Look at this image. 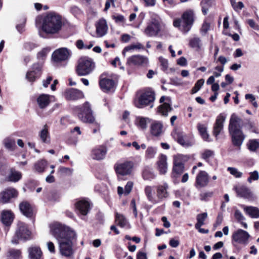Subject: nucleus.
Wrapping results in <instances>:
<instances>
[{
	"label": "nucleus",
	"instance_id": "f8f14e48",
	"mask_svg": "<svg viewBox=\"0 0 259 259\" xmlns=\"http://www.w3.org/2000/svg\"><path fill=\"white\" fill-rule=\"evenodd\" d=\"M18 191L13 188H9L0 193V201L3 203L10 202L11 199L18 196Z\"/></svg>",
	"mask_w": 259,
	"mask_h": 259
},
{
	"label": "nucleus",
	"instance_id": "052dcab7",
	"mask_svg": "<svg viewBox=\"0 0 259 259\" xmlns=\"http://www.w3.org/2000/svg\"><path fill=\"white\" fill-rule=\"evenodd\" d=\"M210 28V24L208 23L204 22L202 26L200 32L203 35L206 34Z\"/></svg>",
	"mask_w": 259,
	"mask_h": 259
},
{
	"label": "nucleus",
	"instance_id": "de8ad7c7",
	"mask_svg": "<svg viewBox=\"0 0 259 259\" xmlns=\"http://www.w3.org/2000/svg\"><path fill=\"white\" fill-rule=\"evenodd\" d=\"M143 177L145 180H151L155 177V175L151 169L146 168L143 172Z\"/></svg>",
	"mask_w": 259,
	"mask_h": 259
},
{
	"label": "nucleus",
	"instance_id": "20e7f679",
	"mask_svg": "<svg viewBox=\"0 0 259 259\" xmlns=\"http://www.w3.org/2000/svg\"><path fill=\"white\" fill-rule=\"evenodd\" d=\"M76 109L78 117L81 121L95 124L96 128L93 130L94 134L100 131V124L95 121V118L93 115V111L88 102H85L81 107H77Z\"/></svg>",
	"mask_w": 259,
	"mask_h": 259
},
{
	"label": "nucleus",
	"instance_id": "8fccbe9b",
	"mask_svg": "<svg viewBox=\"0 0 259 259\" xmlns=\"http://www.w3.org/2000/svg\"><path fill=\"white\" fill-rule=\"evenodd\" d=\"M230 1L231 5L235 11H240L244 7V5L241 2L237 3L236 0H230Z\"/></svg>",
	"mask_w": 259,
	"mask_h": 259
},
{
	"label": "nucleus",
	"instance_id": "58836bf2",
	"mask_svg": "<svg viewBox=\"0 0 259 259\" xmlns=\"http://www.w3.org/2000/svg\"><path fill=\"white\" fill-rule=\"evenodd\" d=\"M3 143L6 148L10 151H14L16 148L15 141L11 138H6L4 140Z\"/></svg>",
	"mask_w": 259,
	"mask_h": 259
},
{
	"label": "nucleus",
	"instance_id": "a19ab883",
	"mask_svg": "<svg viewBox=\"0 0 259 259\" xmlns=\"http://www.w3.org/2000/svg\"><path fill=\"white\" fill-rule=\"evenodd\" d=\"M197 128L203 139L208 141L209 135L207 132L206 127L202 124L198 123Z\"/></svg>",
	"mask_w": 259,
	"mask_h": 259
},
{
	"label": "nucleus",
	"instance_id": "39448f33",
	"mask_svg": "<svg viewBox=\"0 0 259 259\" xmlns=\"http://www.w3.org/2000/svg\"><path fill=\"white\" fill-rule=\"evenodd\" d=\"M194 22V13L191 10L185 12L182 16L181 19H176L174 21V26L179 27L184 33H187L192 27Z\"/></svg>",
	"mask_w": 259,
	"mask_h": 259
},
{
	"label": "nucleus",
	"instance_id": "1a4fd4ad",
	"mask_svg": "<svg viewBox=\"0 0 259 259\" xmlns=\"http://www.w3.org/2000/svg\"><path fill=\"white\" fill-rule=\"evenodd\" d=\"M134 163L132 161H125L122 163H116L114 169L116 174L121 176H127L132 173Z\"/></svg>",
	"mask_w": 259,
	"mask_h": 259
},
{
	"label": "nucleus",
	"instance_id": "ddd939ff",
	"mask_svg": "<svg viewBox=\"0 0 259 259\" xmlns=\"http://www.w3.org/2000/svg\"><path fill=\"white\" fill-rule=\"evenodd\" d=\"M148 63V59L146 57L140 55H133L128 57L126 64L128 65L146 66Z\"/></svg>",
	"mask_w": 259,
	"mask_h": 259
},
{
	"label": "nucleus",
	"instance_id": "a18cd8bd",
	"mask_svg": "<svg viewBox=\"0 0 259 259\" xmlns=\"http://www.w3.org/2000/svg\"><path fill=\"white\" fill-rule=\"evenodd\" d=\"M157 152V149L155 147L149 146L145 151V158L146 159L153 158Z\"/></svg>",
	"mask_w": 259,
	"mask_h": 259
},
{
	"label": "nucleus",
	"instance_id": "603ef678",
	"mask_svg": "<svg viewBox=\"0 0 259 259\" xmlns=\"http://www.w3.org/2000/svg\"><path fill=\"white\" fill-rule=\"evenodd\" d=\"M228 171L230 172V173L234 176L235 178H239L241 177L242 175V173L238 170V169L234 167H229L227 168Z\"/></svg>",
	"mask_w": 259,
	"mask_h": 259
},
{
	"label": "nucleus",
	"instance_id": "6e6552de",
	"mask_svg": "<svg viewBox=\"0 0 259 259\" xmlns=\"http://www.w3.org/2000/svg\"><path fill=\"white\" fill-rule=\"evenodd\" d=\"M155 100V94L152 91H145L140 97L136 99L134 104L138 108H143L147 106H150L151 108L153 107V102Z\"/></svg>",
	"mask_w": 259,
	"mask_h": 259
},
{
	"label": "nucleus",
	"instance_id": "9d476101",
	"mask_svg": "<svg viewBox=\"0 0 259 259\" xmlns=\"http://www.w3.org/2000/svg\"><path fill=\"white\" fill-rule=\"evenodd\" d=\"M237 196L249 200H254L256 198V196L250 189L244 186L235 187L234 188Z\"/></svg>",
	"mask_w": 259,
	"mask_h": 259
},
{
	"label": "nucleus",
	"instance_id": "a878e982",
	"mask_svg": "<svg viewBox=\"0 0 259 259\" xmlns=\"http://www.w3.org/2000/svg\"><path fill=\"white\" fill-rule=\"evenodd\" d=\"M29 259H41L42 252L38 246L32 245L28 248Z\"/></svg>",
	"mask_w": 259,
	"mask_h": 259
},
{
	"label": "nucleus",
	"instance_id": "864d4df0",
	"mask_svg": "<svg viewBox=\"0 0 259 259\" xmlns=\"http://www.w3.org/2000/svg\"><path fill=\"white\" fill-rule=\"evenodd\" d=\"M50 51V49L49 48H44L41 51L38 53L37 58L38 59L44 60Z\"/></svg>",
	"mask_w": 259,
	"mask_h": 259
},
{
	"label": "nucleus",
	"instance_id": "4d7b16f0",
	"mask_svg": "<svg viewBox=\"0 0 259 259\" xmlns=\"http://www.w3.org/2000/svg\"><path fill=\"white\" fill-rule=\"evenodd\" d=\"M133 187V183L131 181H128L124 187V194L125 195H128L131 192Z\"/></svg>",
	"mask_w": 259,
	"mask_h": 259
},
{
	"label": "nucleus",
	"instance_id": "412c9836",
	"mask_svg": "<svg viewBox=\"0 0 259 259\" xmlns=\"http://www.w3.org/2000/svg\"><path fill=\"white\" fill-rule=\"evenodd\" d=\"M166 98L165 96H162L159 100L160 103H162L157 108V112L164 116H167L168 113L171 111L172 108L171 105L168 103H164Z\"/></svg>",
	"mask_w": 259,
	"mask_h": 259
},
{
	"label": "nucleus",
	"instance_id": "49530a36",
	"mask_svg": "<svg viewBox=\"0 0 259 259\" xmlns=\"http://www.w3.org/2000/svg\"><path fill=\"white\" fill-rule=\"evenodd\" d=\"M248 149L251 151H255L259 148V142L256 139L249 141L248 143Z\"/></svg>",
	"mask_w": 259,
	"mask_h": 259
},
{
	"label": "nucleus",
	"instance_id": "4c0bfd02",
	"mask_svg": "<svg viewBox=\"0 0 259 259\" xmlns=\"http://www.w3.org/2000/svg\"><path fill=\"white\" fill-rule=\"evenodd\" d=\"M115 223L121 228L126 227L128 225V222L125 217L117 212L115 214Z\"/></svg>",
	"mask_w": 259,
	"mask_h": 259
},
{
	"label": "nucleus",
	"instance_id": "6ab92c4d",
	"mask_svg": "<svg viewBox=\"0 0 259 259\" xmlns=\"http://www.w3.org/2000/svg\"><path fill=\"white\" fill-rule=\"evenodd\" d=\"M171 135L175 140L181 145L187 147L191 146V142L187 140L186 135L182 132L176 130Z\"/></svg>",
	"mask_w": 259,
	"mask_h": 259
},
{
	"label": "nucleus",
	"instance_id": "f257e3e1",
	"mask_svg": "<svg viewBox=\"0 0 259 259\" xmlns=\"http://www.w3.org/2000/svg\"><path fill=\"white\" fill-rule=\"evenodd\" d=\"M52 235L57 240L60 253L69 257L73 254L72 240L76 237L75 232L59 223H55L50 226Z\"/></svg>",
	"mask_w": 259,
	"mask_h": 259
},
{
	"label": "nucleus",
	"instance_id": "338daca9",
	"mask_svg": "<svg viewBox=\"0 0 259 259\" xmlns=\"http://www.w3.org/2000/svg\"><path fill=\"white\" fill-rule=\"evenodd\" d=\"M169 244L172 247L176 248L179 245L180 242L178 240H176L174 238H172L169 240Z\"/></svg>",
	"mask_w": 259,
	"mask_h": 259
},
{
	"label": "nucleus",
	"instance_id": "b1692460",
	"mask_svg": "<svg viewBox=\"0 0 259 259\" xmlns=\"http://www.w3.org/2000/svg\"><path fill=\"white\" fill-rule=\"evenodd\" d=\"M33 70L29 71L26 74V78L29 81H34L41 74V65L34 64L32 67Z\"/></svg>",
	"mask_w": 259,
	"mask_h": 259
},
{
	"label": "nucleus",
	"instance_id": "ea45409f",
	"mask_svg": "<svg viewBox=\"0 0 259 259\" xmlns=\"http://www.w3.org/2000/svg\"><path fill=\"white\" fill-rule=\"evenodd\" d=\"M22 178V174L20 171L11 169L8 179L9 181L13 182H17Z\"/></svg>",
	"mask_w": 259,
	"mask_h": 259
},
{
	"label": "nucleus",
	"instance_id": "f03ea898",
	"mask_svg": "<svg viewBox=\"0 0 259 259\" xmlns=\"http://www.w3.org/2000/svg\"><path fill=\"white\" fill-rule=\"evenodd\" d=\"M62 27L61 17L54 12L47 14L43 18L41 29L47 34H58Z\"/></svg>",
	"mask_w": 259,
	"mask_h": 259
},
{
	"label": "nucleus",
	"instance_id": "cd10ccee",
	"mask_svg": "<svg viewBox=\"0 0 259 259\" xmlns=\"http://www.w3.org/2000/svg\"><path fill=\"white\" fill-rule=\"evenodd\" d=\"M103 74L101 76L99 81L100 88L104 92L109 91L114 88V81L111 79L103 78Z\"/></svg>",
	"mask_w": 259,
	"mask_h": 259
},
{
	"label": "nucleus",
	"instance_id": "f3484780",
	"mask_svg": "<svg viewBox=\"0 0 259 259\" xmlns=\"http://www.w3.org/2000/svg\"><path fill=\"white\" fill-rule=\"evenodd\" d=\"M226 120V116L223 114H220L216 118L213 127V135L217 137L224 128V123Z\"/></svg>",
	"mask_w": 259,
	"mask_h": 259
},
{
	"label": "nucleus",
	"instance_id": "37998d69",
	"mask_svg": "<svg viewBox=\"0 0 259 259\" xmlns=\"http://www.w3.org/2000/svg\"><path fill=\"white\" fill-rule=\"evenodd\" d=\"M201 39L199 37L193 38L189 41V46L196 50L199 51L201 47Z\"/></svg>",
	"mask_w": 259,
	"mask_h": 259
},
{
	"label": "nucleus",
	"instance_id": "c756f323",
	"mask_svg": "<svg viewBox=\"0 0 259 259\" xmlns=\"http://www.w3.org/2000/svg\"><path fill=\"white\" fill-rule=\"evenodd\" d=\"M51 96L48 94L40 95L37 99V103L40 109L46 108L51 103Z\"/></svg>",
	"mask_w": 259,
	"mask_h": 259
},
{
	"label": "nucleus",
	"instance_id": "5701e85b",
	"mask_svg": "<svg viewBox=\"0 0 259 259\" xmlns=\"http://www.w3.org/2000/svg\"><path fill=\"white\" fill-rule=\"evenodd\" d=\"M65 98L68 100H76L83 98V93L76 89H69L65 93Z\"/></svg>",
	"mask_w": 259,
	"mask_h": 259
},
{
	"label": "nucleus",
	"instance_id": "6e6d98bb",
	"mask_svg": "<svg viewBox=\"0 0 259 259\" xmlns=\"http://www.w3.org/2000/svg\"><path fill=\"white\" fill-rule=\"evenodd\" d=\"M214 154L213 151L210 150H205L201 154L202 158L205 160H207L209 158L212 156Z\"/></svg>",
	"mask_w": 259,
	"mask_h": 259
},
{
	"label": "nucleus",
	"instance_id": "e2e57ef3",
	"mask_svg": "<svg viewBox=\"0 0 259 259\" xmlns=\"http://www.w3.org/2000/svg\"><path fill=\"white\" fill-rule=\"evenodd\" d=\"M213 195L212 192H204L200 194V199L202 200H206L208 198L211 197Z\"/></svg>",
	"mask_w": 259,
	"mask_h": 259
},
{
	"label": "nucleus",
	"instance_id": "c03bdc74",
	"mask_svg": "<svg viewBox=\"0 0 259 259\" xmlns=\"http://www.w3.org/2000/svg\"><path fill=\"white\" fill-rule=\"evenodd\" d=\"M48 163L47 161L45 160H41L38 161L34 164V168L36 171L39 172H43L45 168L47 166Z\"/></svg>",
	"mask_w": 259,
	"mask_h": 259
},
{
	"label": "nucleus",
	"instance_id": "a211bd4d",
	"mask_svg": "<svg viewBox=\"0 0 259 259\" xmlns=\"http://www.w3.org/2000/svg\"><path fill=\"white\" fill-rule=\"evenodd\" d=\"M70 55L69 50L65 48H62L55 51L52 58L56 62H60L67 60Z\"/></svg>",
	"mask_w": 259,
	"mask_h": 259
},
{
	"label": "nucleus",
	"instance_id": "4468645a",
	"mask_svg": "<svg viewBox=\"0 0 259 259\" xmlns=\"http://www.w3.org/2000/svg\"><path fill=\"white\" fill-rule=\"evenodd\" d=\"M159 31L160 24L159 22L156 19H152L148 23L145 29L144 33L148 36H154L157 35Z\"/></svg>",
	"mask_w": 259,
	"mask_h": 259
},
{
	"label": "nucleus",
	"instance_id": "7ed1b4c3",
	"mask_svg": "<svg viewBox=\"0 0 259 259\" xmlns=\"http://www.w3.org/2000/svg\"><path fill=\"white\" fill-rule=\"evenodd\" d=\"M240 119L234 115H232L230 118L229 131L232 137L233 145L240 147L244 139L245 136L240 129Z\"/></svg>",
	"mask_w": 259,
	"mask_h": 259
},
{
	"label": "nucleus",
	"instance_id": "c85d7f7f",
	"mask_svg": "<svg viewBox=\"0 0 259 259\" xmlns=\"http://www.w3.org/2000/svg\"><path fill=\"white\" fill-rule=\"evenodd\" d=\"M158 170L160 174H165L167 170V157L164 154H160L157 161Z\"/></svg>",
	"mask_w": 259,
	"mask_h": 259
},
{
	"label": "nucleus",
	"instance_id": "bb28decb",
	"mask_svg": "<svg viewBox=\"0 0 259 259\" xmlns=\"http://www.w3.org/2000/svg\"><path fill=\"white\" fill-rule=\"evenodd\" d=\"M14 218V215L11 210H4L1 212V221L6 226H9L11 225Z\"/></svg>",
	"mask_w": 259,
	"mask_h": 259
},
{
	"label": "nucleus",
	"instance_id": "774afa93",
	"mask_svg": "<svg viewBox=\"0 0 259 259\" xmlns=\"http://www.w3.org/2000/svg\"><path fill=\"white\" fill-rule=\"evenodd\" d=\"M113 18L117 23L123 22L125 20L124 17L121 15H118L117 16H113Z\"/></svg>",
	"mask_w": 259,
	"mask_h": 259
},
{
	"label": "nucleus",
	"instance_id": "2f4dec72",
	"mask_svg": "<svg viewBox=\"0 0 259 259\" xmlns=\"http://www.w3.org/2000/svg\"><path fill=\"white\" fill-rule=\"evenodd\" d=\"M241 207L243 209L246 214L252 218H259V209L256 207L247 206L244 205H241Z\"/></svg>",
	"mask_w": 259,
	"mask_h": 259
},
{
	"label": "nucleus",
	"instance_id": "72a5a7b5",
	"mask_svg": "<svg viewBox=\"0 0 259 259\" xmlns=\"http://www.w3.org/2000/svg\"><path fill=\"white\" fill-rule=\"evenodd\" d=\"M145 194L148 200L153 204L158 203V200L156 199V197L154 196V191L151 186H147L145 187Z\"/></svg>",
	"mask_w": 259,
	"mask_h": 259
},
{
	"label": "nucleus",
	"instance_id": "393cba45",
	"mask_svg": "<svg viewBox=\"0 0 259 259\" xmlns=\"http://www.w3.org/2000/svg\"><path fill=\"white\" fill-rule=\"evenodd\" d=\"M96 34L98 37L105 35L108 30L106 21L104 19H101L96 24Z\"/></svg>",
	"mask_w": 259,
	"mask_h": 259
},
{
	"label": "nucleus",
	"instance_id": "0eeeda50",
	"mask_svg": "<svg viewBox=\"0 0 259 259\" xmlns=\"http://www.w3.org/2000/svg\"><path fill=\"white\" fill-rule=\"evenodd\" d=\"M95 68V63L91 58L83 57L79 59L76 71L79 76H86L90 74Z\"/></svg>",
	"mask_w": 259,
	"mask_h": 259
},
{
	"label": "nucleus",
	"instance_id": "dca6fc26",
	"mask_svg": "<svg viewBox=\"0 0 259 259\" xmlns=\"http://www.w3.org/2000/svg\"><path fill=\"white\" fill-rule=\"evenodd\" d=\"M209 182V176L205 171H200L196 178L195 186L197 188L206 187Z\"/></svg>",
	"mask_w": 259,
	"mask_h": 259
},
{
	"label": "nucleus",
	"instance_id": "4be33fe9",
	"mask_svg": "<svg viewBox=\"0 0 259 259\" xmlns=\"http://www.w3.org/2000/svg\"><path fill=\"white\" fill-rule=\"evenodd\" d=\"M168 188V186L166 183H164L157 187L156 199L158 200V202L168 197L169 195L167 192Z\"/></svg>",
	"mask_w": 259,
	"mask_h": 259
},
{
	"label": "nucleus",
	"instance_id": "e433bc0d",
	"mask_svg": "<svg viewBox=\"0 0 259 259\" xmlns=\"http://www.w3.org/2000/svg\"><path fill=\"white\" fill-rule=\"evenodd\" d=\"M163 125L161 122L156 121L151 125V133L154 136H159L162 132Z\"/></svg>",
	"mask_w": 259,
	"mask_h": 259
},
{
	"label": "nucleus",
	"instance_id": "0e129e2a",
	"mask_svg": "<svg viewBox=\"0 0 259 259\" xmlns=\"http://www.w3.org/2000/svg\"><path fill=\"white\" fill-rule=\"evenodd\" d=\"M247 23L248 25L253 29L255 30H259V25L256 24L254 21L252 19H248L247 20Z\"/></svg>",
	"mask_w": 259,
	"mask_h": 259
},
{
	"label": "nucleus",
	"instance_id": "680f3d73",
	"mask_svg": "<svg viewBox=\"0 0 259 259\" xmlns=\"http://www.w3.org/2000/svg\"><path fill=\"white\" fill-rule=\"evenodd\" d=\"M247 128L253 133L258 134V129L255 126V124L253 122H249L247 124Z\"/></svg>",
	"mask_w": 259,
	"mask_h": 259
},
{
	"label": "nucleus",
	"instance_id": "09e8293b",
	"mask_svg": "<svg viewBox=\"0 0 259 259\" xmlns=\"http://www.w3.org/2000/svg\"><path fill=\"white\" fill-rule=\"evenodd\" d=\"M204 83V80L203 79H199L195 83L194 87L192 88L191 91L192 94L197 93L201 89Z\"/></svg>",
	"mask_w": 259,
	"mask_h": 259
},
{
	"label": "nucleus",
	"instance_id": "f704fd0d",
	"mask_svg": "<svg viewBox=\"0 0 259 259\" xmlns=\"http://www.w3.org/2000/svg\"><path fill=\"white\" fill-rule=\"evenodd\" d=\"M38 136L41 141L45 143L49 144L50 143V136L49 132V127L45 124L43 128L39 132Z\"/></svg>",
	"mask_w": 259,
	"mask_h": 259
},
{
	"label": "nucleus",
	"instance_id": "473e14b6",
	"mask_svg": "<svg viewBox=\"0 0 259 259\" xmlns=\"http://www.w3.org/2000/svg\"><path fill=\"white\" fill-rule=\"evenodd\" d=\"M21 212L26 217L30 218L32 215V208L30 204L26 201H23L19 204Z\"/></svg>",
	"mask_w": 259,
	"mask_h": 259
},
{
	"label": "nucleus",
	"instance_id": "3c124183",
	"mask_svg": "<svg viewBox=\"0 0 259 259\" xmlns=\"http://www.w3.org/2000/svg\"><path fill=\"white\" fill-rule=\"evenodd\" d=\"M148 118L144 117H138L137 118V125L141 128L145 129L147 127V120Z\"/></svg>",
	"mask_w": 259,
	"mask_h": 259
},
{
	"label": "nucleus",
	"instance_id": "c9c22d12",
	"mask_svg": "<svg viewBox=\"0 0 259 259\" xmlns=\"http://www.w3.org/2000/svg\"><path fill=\"white\" fill-rule=\"evenodd\" d=\"M6 259H22V251L20 249L10 248L7 253Z\"/></svg>",
	"mask_w": 259,
	"mask_h": 259
},
{
	"label": "nucleus",
	"instance_id": "423d86ee",
	"mask_svg": "<svg viewBox=\"0 0 259 259\" xmlns=\"http://www.w3.org/2000/svg\"><path fill=\"white\" fill-rule=\"evenodd\" d=\"M31 238V232L29 230L27 225L22 222H18L11 243L13 244H18L19 240L26 241Z\"/></svg>",
	"mask_w": 259,
	"mask_h": 259
},
{
	"label": "nucleus",
	"instance_id": "9b49d317",
	"mask_svg": "<svg viewBox=\"0 0 259 259\" xmlns=\"http://www.w3.org/2000/svg\"><path fill=\"white\" fill-rule=\"evenodd\" d=\"M250 235L246 231L238 229L232 234V241L241 244H246Z\"/></svg>",
	"mask_w": 259,
	"mask_h": 259
},
{
	"label": "nucleus",
	"instance_id": "69168bd1",
	"mask_svg": "<svg viewBox=\"0 0 259 259\" xmlns=\"http://www.w3.org/2000/svg\"><path fill=\"white\" fill-rule=\"evenodd\" d=\"M47 248L51 253L55 252V247L54 243L51 241H49L47 243Z\"/></svg>",
	"mask_w": 259,
	"mask_h": 259
},
{
	"label": "nucleus",
	"instance_id": "5fc2aeb1",
	"mask_svg": "<svg viewBox=\"0 0 259 259\" xmlns=\"http://www.w3.org/2000/svg\"><path fill=\"white\" fill-rule=\"evenodd\" d=\"M250 177L247 179V181L251 183L252 181H257L259 179V174L257 171L255 170L249 173Z\"/></svg>",
	"mask_w": 259,
	"mask_h": 259
},
{
	"label": "nucleus",
	"instance_id": "7c9ffc66",
	"mask_svg": "<svg viewBox=\"0 0 259 259\" xmlns=\"http://www.w3.org/2000/svg\"><path fill=\"white\" fill-rule=\"evenodd\" d=\"M76 207L82 215H86L90 209V203L85 200H80L76 203Z\"/></svg>",
	"mask_w": 259,
	"mask_h": 259
},
{
	"label": "nucleus",
	"instance_id": "aec40b11",
	"mask_svg": "<svg viewBox=\"0 0 259 259\" xmlns=\"http://www.w3.org/2000/svg\"><path fill=\"white\" fill-rule=\"evenodd\" d=\"M185 156L178 154L174 157L173 170L177 174H180L183 172L184 165L183 162Z\"/></svg>",
	"mask_w": 259,
	"mask_h": 259
},
{
	"label": "nucleus",
	"instance_id": "2eb2a0df",
	"mask_svg": "<svg viewBox=\"0 0 259 259\" xmlns=\"http://www.w3.org/2000/svg\"><path fill=\"white\" fill-rule=\"evenodd\" d=\"M107 152L106 146L101 145L94 148L92 151L91 156L93 159L101 160L105 157Z\"/></svg>",
	"mask_w": 259,
	"mask_h": 259
},
{
	"label": "nucleus",
	"instance_id": "79ce46f5",
	"mask_svg": "<svg viewBox=\"0 0 259 259\" xmlns=\"http://www.w3.org/2000/svg\"><path fill=\"white\" fill-rule=\"evenodd\" d=\"M207 217L206 212H203L198 214L197 215V223L195 224V228H199L201 227L204 224V221Z\"/></svg>",
	"mask_w": 259,
	"mask_h": 259
},
{
	"label": "nucleus",
	"instance_id": "bf43d9fd",
	"mask_svg": "<svg viewBox=\"0 0 259 259\" xmlns=\"http://www.w3.org/2000/svg\"><path fill=\"white\" fill-rule=\"evenodd\" d=\"M234 217L238 222H241L245 220L241 212L239 210H236L234 213Z\"/></svg>",
	"mask_w": 259,
	"mask_h": 259
},
{
	"label": "nucleus",
	"instance_id": "13d9d810",
	"mask_svg": "<svg viewBox=\"0 0 259 259\" xmlns=\"http://www.w3.org/2000/svg\"><path fill=\"white\" fill-rule=\"evenodd\" d=\"M159 61L160 63L161 69L164 71H166L167 70V69L168 68V61H167V60H166L162 57H160Z\"/></svg>",
	"mask_w": 259,
	"mask_h": 259
}]
</instances>
